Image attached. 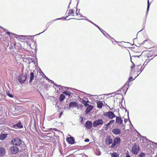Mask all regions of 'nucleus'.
Listing matches in <instances>:
<instances>
[{"label": "nucleus", "instance_id": "dca6fc26", "mask_svg": "<svg viewBox=\"0 0 157 157\" xmlns=\"http://www.w3.org/2000/svg\"><path fill=\"white\" fill-rule=\"evenodd\" d=\"M8 134L1 133L0 134V139L1 140H4L7 137Z\"/></svg>", "mask_w": 157, "mask_h": 157}, {"label": "nucleus", "instance_id": "0e129e2a", "mask_svg": "<svg viewBox=\"0 0 157 157\" xmlns=\"http://www.w3.org/2000/svg\"><path fill=\"white\" fill-rule=\"evenodd\" d=\"M136 77H137V76H136V77L135 78H136Z\"/></svg>", "mask_w": 157, "mask_h": 157}, {"label": "nucleus", "instance_id": "680f3d73", "mask_svg": "<svg viewBox=\"0 0 157 157\" xmlns=\"http://www.w3.org/2000/svg\"><path fill=\"white\" fill-rule=\"evenodd\" d=\"M136 77H137V76H136V77L135 78H136Z\"/></svg>", "mask_w": 157, "mask_h": 157}, {"label": "nucleus", "instance_id": "aec40b11", "mask_svg": "<svg viewBox=\"0 0 157 157\" xmlns=\"http://www.w3.org/2000/svg\"><path fill=\"white\" fill-rule=\"evenodd\" d=\"M138 53H139V54L136 55L132 56L131 57H130L131 60H132V58H139L142 54V53H141V52H138Z\"/></svg>", "mask_w": 157, "mask_h": 157}, {"label": "nucleus", "instance_id": "9d476101", "mask_svg": "<svg viewBox=\"0 0 157 157\" xmlns=\"http://www.w3.org/2000/svg\"><path fill=\"white\" fill-rule=\"evenodd\" d=\"M85 127L86 129H90L92 127V122L91 121H87L85 124Z\"/></svg>", "mask_w": 157, "mask_h": 157}, {"label": "nucleus", "instance_id": "ddd939ff", "mask_svg": "<svg viewBox=\"0 0 157 157\" xmlns=\"http://www.w3.org/2000/svg\"><path fill=\"white\" fill-rule=\"evenodd\" d=\"M13 127L15 128H23V126L21 124V122L20 121L17 124L13 125Z\"/></svg>", "mask_w": 157, "mask_h": 157}, {"label": "nucleus", "instance_id": "a211bd4d", "mask_svg": "<svg viewBox=\"0 0 157 157\" xmlns=\"http://www.w3.org/2000/svg\"><path fill=\"white\" fill-rule=\"evenodd\" d=\"M99 29L102 33L105 36L108 38V36L110 38L113 39V38L108 33H107L105 31L103 30L102 29L100 28V29Z\"/></svg>", "mask_w": 157, "mask_h": 157}, {"label": "nucleus", "instance_id": "1a4fd4ad", "mask_svg": "<svg viewBox=\"0 0 157 157\" xmlns=\"http://www.w3.org/2000/svg\"><path fill=\"white\" fill-rule=\"evenodd\" d=\"M112 133L114 134L117 135H119L121 133V129L118 128H114L112 130Z\"/></svg>", "mask_w": 157, "mask_h": 157}, {"label": "nucleus", "instance_id": "0eeeda50", "mask_svg": "<svg viewBox=\"0 0 157 157\" xmlns=\"http://www.w3.org/2000/svg\"><path fill=\"white\" fill-rule=\"evenodd\" d=\"M139 150L140 148L139 146L136 145V144H134L132 146L131 152L133 154L137 155L139 153Z\"/></svg>", "mask_w": 157, "mask_h": 157}, {"label": "nucleus", "instance_id": "39448f33", "mask_svg": "<svg viewBox=\"0 0 157 157\" xmlns=\"http://www.w3.org/2000/svg\"><path fill=\"white\" fill-rule=\"evenodd\" d=\"M121 141V139L119 137H115L114 139L113 140V143L111 145V147L113 148L115 146H117L120 144Z\"/></svg>", "mask_w": 157, "mask_h": 157}, {"label": "nucleus", "instance_id": "f03ea898", "mask_svg": "<svg viewBox=\"0 0 157 157\" xmlns=\"http://www.w3.org/2000/svg\"><path fill=\"white\" fill-rule=\"evenodd\" d=\"M27 78V74L26 72L23 73L18 77V81L21 84L23 83Z\"/></svg>", "mask_w": 157, "mask_h": 157}, {"label": "nucleus", "instance_id": "774afa93", "mask_svg": "<svg viewBox=\"0 0 157 157\" xmlns=\"http://www.w3.org/2000/svg\"><path fill=\"white\" fill-rule=\"evenodd\" d=\"M130 122H131V121L129 120Z\"/></svg>", "mask_w": 157, "mask_h": 157}, {"label": "nucleus", "instance_id": "cd10ccee", "mask_svg": "<svg viewBox=\"0 0 157 157\" xmlns=\"http://www.w3.org/2000/svg\"><path fill=\"white\" fill-rule=\"evenodd\" d=\"M145 154L143 152H141L138 155L139 157H145Z\"/></svg>", "mask_w": 157, "mask_h": 157}, {"label": "nucleus", "instance_id": "f8f14e48", "mask_svg": "<svg viewBox=\"0 0 157 157\" xmlns=\"http://www.w3.org/2000/svg\"><path fill=\"white\" fill-rule=\"evenodd\" d=\"M78 107V103L77 102H75L71 101L69 103V107L70 109L71 108L76 107Z\"/></svg>", "mask_w": 157, "mask_h": 157}, {"label": "nucleus", "instance_id": "412c9836", "mask_svg": "<svg viewBox=\"0 0 157 157\" xmlns=\"http://www.w3.org/2000/svg\"><path fill=\"white\" fill-rule=\"evenodd\" d=\"M103 105V103L101 101H99L97 102V107L98 108H101Z\"/></svg>", "mask_w": 157, "mask_h": 157}, {"label": "nucleus", "instance_id": "6e6d98bb", "mask_svg": "<svg viewBox=\"0 0 157 157\" xmlns=\"http://www.w3.org/2000/svg\"><path fill=\"white\" fill-rule=\"evenodd\" d=\"M0 28H1V29H3V28L2 27H1V26H0Z\"/></svg>", "mask_w": 157, "mask_h": 157}, {"label": "nucleus", "instance_id": "a19ab883", "mask_svg": "<svg viewBox=\"0 0 157 157\" xmlns=\"http://www.w3.org/2000/svg\"><path fill=\"white\" fill-rule=\"evenodd\" d=\"M63 18V17H62V18H57V19H55V20H54L53 21H56L57 20H60V19H62Z\"/></svg>", "mask_w": 157, "mask_h": 157}, {"label": "nucleus", "instance_id": "13d9d810", "mask_svg": "<svg viewBox=\"0 0 157 157\" xmlns=\"http://www.w3.org/2000/svg\"><path fill=\"white\" fill-rule=\"evenodd\" d=\"M14 108V109H16V108L15 107V108Z\"/></svg>", "mask_w": 157, "mask_h": 157}, {"label": "nucleus", "instance_id": "338daca9", "mask_svg": "<svg viewBox=\"0 0 157 157\" xmlns=\"http://www.w3.org/2000/svg\"><path fill=\"white\" fill-rule=\"evenodd\" d=\"M68 19L67 20H70V19Z\"/></svg>", "mask_w": 157, "mask_h": 157}, {"label": "nucleus", "instance_id": "4c0bfd02", "mask_svg": "<svg viewBox=\"0 0 157 157\" xmlns=\"http://www.w3.org/2000/svg\"><path fill=\"white\" fill-rule=\"evenodd\" d=\"M131 62L133 64V65H132L131 66V68L132 69L133 68H134L135 66V65L133 63V62L132 61V60H131Z\"/></svg>", "mask_w": 157, "mask_h": 157}, {"label": "nucleus", "instance_id": "de8ad7c7", "mask_svg": "<svg viewBox=\"0 0 157 157\" xmlns=\"http://www.w3.org/2000/svg\"><path fill=\"white\" fill-rule=\"evenodd\" d=\"M79 20H86L87 21V20H88V19H79Z\"/></svg>", "mask_w": 157, "mask_h": 157}, {"label": "nucleus", "instance_id": "052dcab7", "mask_svg": "<svg viewBox=\"0 0 157 157\" xmlns=\"http://www.w3.org/2000/svg\"><path fill=\"white\" fill-rule=\"evenodd\" d=\"M136 77H137V76H136V77L135 78H136Z\"/></svg>", "mask_w": 157, "mask_h": 157}, {"label": "nucleus", "instance_id": "c85d7f7f", "mask_svg": "<svg viewBox=\"0 0 157 157\" xmlns=\"http://www.w3.org/2000/svg\"><path fill=\"white\" fill-rule=\"evenodd\" d=\"M74 13V12L73 10L71 9L69 10L68 14L69 15H71L72 14H73Z\"/></svg>", "mask_w": 157, "mask_h": 157}, {"label": "nucleus", "instance_id": "393cba45", "mask_svg": "<svg viewBox=\"0 0 157 157\" xmlns=\"http://www.w3.org/2000/svg\"><path fill=\"white\" fill-rule=\"evenodd\" d=\"M115 122V120H110L109 123H108L106 124L107 126H109L110 125H111L113 124Z\"/></svg>", "mask_w": 157, "mask_h": 157}, {"label": "nucleus", "instance_id": "5fc2aeb1", "mask_svg": "<svg viewBox=\"0 0 157 157\" xmlns=\"http://www.w3.org/2000/svg\"><path fill=\"white\" fill-rule=\"evenodd\" d=\"M136 39V38H134V39H133V40H135Z\"/></svg>", "mask_w": 157, "mask_h": 157}, {"label": "nucleus", "instance_id": "69168bd1", "mask_svg": "<svg viewBox=\"0 0 157 157\" xmlns=\"http://www.w3.org/2000/svg\"><path fill=\"white\" fill-rule=\"evenodd\" d=\"M81 17H82V16H81Z\"/></svg>", "mask_w": 157, "mask_h": 157}, {"label": "nucleus", "instance_id": "49530a36", "mask_svg": "<svg viewBox=\"0 0 157 157\" xmlns=\"http://www.w3.org/2000/svg\"><path fill=\"white\" fill-rule=\"evenodd\" d=\"M62 113H63V112H61V113H60V115H59V116H60V117H61V115H62Z\"/></svg>", "mask_w": 157, "mask_h": 157}, {"label": "nucleus", "instance_id": "f257e3e1", "mask_svg": "<svg viewBox=\"0 0 157 157\" xmlns=\"http://www.w3.org/2000/svg\"><path fill=\"white\" fill-rule=\"evenodd\" d=\"M22 140L19 137L13 139L11 141V144L16 146H20L22 144Z\"/></svg>", "mask_w": 157, "mask_h": 157}, {"label": "nucleus", "instance_id": "e2e57ef3", "mask_svg": "<svg viewBox=\"0 0 157 157\" xmlns=\"http://www.w3.org/2000/svg\"><path fill=\"white\" fill-rule=\"evenodd\" d=\"M136 77H137V76H136V77L135 78H136Z\"/></svg>", "mask_w": 157, "mask_h": 157}, {"label": "nucleus", "instance_id": "f704fd0d", "mask_svg": "<svg viewBox=\"0 0 157 157\" xmlns=\"http://www.w3.org/2000/svg\"><path fill=\"white\" fill-rule=\"evenodd\" d=\"M146 139L147 140L150 142H151V143H154V144H155L157 145V143L154 142L153 141H151L150 140H149L147 139Z\"/></svg>", "mask_w": 157, "mask_h": 157}, {"label": "nucleus", "instance_id": "37998d69", "mask_svg": "<svg viewBox=\"0 0 157 157\" xmlns=\"http://www.w3.org/2000/svg\"><path fill=\"white\" fill-rule=\"evenodd\" d=\"M124 121L125 123H126L127 122V120L126 119H124Z\"/></svg>", "mask_w": 157, "mask_h": 157}, {"label": "nucleus", "instance_id": "79ce46f5", "mask_svg": "<svg viewBox=\"0 0 157 157\" xmlns=\"http://www.w3.org/2000/svg\"><path fill=\"white\" fill-rule=\"evenodd\" d=\"M85 141L86 142H88L89 141V140L88 139H86L85 140Z\"/></svg>", "mask_w": 157, "mask_h": 157}, {"label": "nucleus", "instance_id": "09e8293b", "mask_svg": "<svg viewBox=\"0 0 157 157\" xmlns=\"http://www.w3.org/2000/svg\"><path fill=\"white\" fill-rule=\"evenodd\" d=\"M101 152H99V153L97 155H101Z\"/></svg>", "mask_w": 157, "mask_h": 157}, {"label": "nucleus", "instance_id": "4468645a", "mask_svg": "<svg viewBox=\"0 0 157 157\" xmlns=\"http://www.w3.org/2000/svg\"><path fill=\"white\" fill-rule=\"evenodd\" d=\"M67 141L69 143L71 144H73L74 143L75 140L73 137H68L67 138Z\"/></svg>", "mask_w": 157, "mask_h": 157}, {"label": "nucleus", "instance_id": "6e6552de", "mask_svg": "<svg viewBox=\"0 0 157 157\" xmlns=\"http://www.w3.org/2000/svg\"><path fill=\"white\" fill-rule=\"evenodd\" d=\"M103 123L104 122L102 119H99L93 122V125L94 127H96L98 126L102 125Z\"/></svg>", "mask_w": 157, "mask_h": 157}, {"label": "nucleus", "instance_id": "a18cd8bd", "mask_svg": "<svg viewBox=\"0 0 157 157\" xmlns=\"http://www.w3.org/2000/svg\"><path fill=\"white\" fill-rule=\"evenodd\" d=\"M81 122H82L83 121V118L82 117H81Z\"/></svg>", "mask_w": 157, "mask_h": 157}, {"label": "nucleus", "instance_id": "c03bdc74", "mask_svg": "<svg viewBox=\"0 0 157 157\" xmlns=\"http://www.w3.org/2000/svg\"><path fill=\"white\" fill-rule=\"evenodd\" d=\"M7 34H8V35H9L11 34V33L9 32H7ZM11 34H13L12 33H11Z\"/></svg>", "mask_w": 157, "mask_h": 157}, {"label": "nucleus", "instance_id": "bf43d9fd", "mask_svg": "<svg viewBox=\"0 0 157 157\" xmlns=\"http://www.w3.org/2000/svg\"><path fill=\"white\" fill-rule=\"evenodd\" d=\"M136 77H137V76H136V77L135 78H136Z\"/></svg>", "mask_w": 157, "mask_h": 157}, {"label": "nucleus", "instance_id": "4d7b16f0", "mask_svg": "<svg viewBox=\"0 0 157 157\" xmlns=\"http://www.w3.org/2000/svg\"><path fill=\"white\" fill-rule=\"evenodd\" d=\"M70 5V4H69V6H68V8H70V7H69V5Z\"/></svg>", "mask_w": 157, "mask_h": 157}, {"label": "nucleus", "instance_id": "72a5a7b5", "mask_svg": "<svg viewBox=\"0 0 157 157\" xmlns=\"http://www.w3.org/2000/svg\"><path fill=\"white\" fill-rule=\"evenodd\" d=\"M51 23H48L47 24V25H48V27H47V28L45 30H44L43 32H41V33H39L38 35H39V34H41V33H43L44 32V31H45V30H46V29L48 28V27H49V25H50V24H51Z\"/></svg>", "mask_w": 157, "mask_h": 157}, {"label": "nucleus", "instance_id": "f3484780", "mask_svg": "<svg viewBox=\"0 0 157 157\" xmlns=\"http://www.w3.org/2000/svg\"><path fill=\"white\" fill-rule=\"evenodd\" d=\"M35 77L34 74L33 72H31L30 74L29 82L31 83Z\"/></svg>", "mask_w": 157, "mask_h": 157}, {"label": "nucleus", "instance_id": "58836bf2", "mask_svg": "<svg viewBox=\"0 0 157 157\" xmlns=\"http://www.w3.org/2000/svg\"><path fill=\"white\" fill-rule=\"evenodd\" d=\"M109 126H107V124H106L105 125V130H107L108 129V128Z\"/></svg>", "mask_w": 157, "mask_h": 157}, {"label": "nucleus", "instance_id": "c756f323", "mask_svg": "<svg viewBox=\"0 0 157 157\" xmlns=\"http://www.w3.org/2000/svg\"><path fill=\"white\" fill-rule=\"evenodd\" d=\"M87 21H89V22L92 23V24H93L94 25H95L99 29H100V28L98 25H97L96 24H95L93 22L91 21H90L89 20H87Z\"/></svg>", "mask_w": 157, "mask_h": 157}, {"label": "nucleus", "instance_id": "c9c22d12", "mask_svg": "<svg viewBox=\"0 0 157 157\" xmlns=\"http://www.w3.org/2000/svg\"><path fill=\"white\" fill-rule=\"evenodd\" d=\"M34 127L35 129H37V127H36V122H35V121H34Z\"/></svg>", "mask_w": 157, "mask_h": 157}, {"label": "nucleus", "instance_id": "20e7f679", "mask_svg": "<svg viewBox=\"0 0 157 157\" xmlns=\"http://www.w3.org/2000/svg\"><path fill=\"white\" fill-rule=\"evenodd\" d=\"M103 115L108 117L109 119H112L116 117L114 113L111 111H109L105 113Z\"/></svg>", "mask_w": 157, "mask_h": 157}, {"label": "nucleus", "instance_id": "423d86ee", "mask_svg": "<svg viewBox=\"0 0 157 157\" xmlns=\"http://www.w3.org/2000/svg\"><path fill=\"white\" fill-rule=\"evenodd\" d=\"M17 147L13 145L10 147V150L12 154L16 155L18 153L19 151V149Z\"/></svg>", "mask_w": 157, "mask_h": 157}, {"label": "nucleus", "instance_id": "a878e982", "mask_svg": "<svg viewBox=\"0 0 157 157\" xmlns=\"http://www.w3.org/2000/svg\"><path fill=\"white\" fill-rule=\"evenodd\" d=\"M119 155L116 152H113L111 153V157H118Z\"/></svg>", "mask_w": 157, "mask_h": 157}, {"label": "nucleus", "instance_id": "2f4dec72", "mask_svg": "<svg viewBox=\"0 0 157 157\" xmlns=\"http://www.w3.org/2000/svg\"><path fill=\"white\" fill-rule=\"evenodd\" d=\"M7 94L8 96L10 98H13V96L12 94H10L9 91L8 93H7Z\"/></svg>", "mask_w": 157, "mask_h": 157}, {"label": "nucleus", "instance_id": "ea45409f", "mask_svg": "<svg viewBox=\"0 0 157 157\" xmlns=\"http://www.w3.org/2000/svg\"><path fill=\"white\" fill-rule=\"evenodd\" d=\"M126 157H130V155H129L128 154V152L127 153H126Z\"/></svg>", "mask_w": 157, "mask_h": 157}, {"label": "nucleus", "instance_id": "6ab92c4d", "mask_svg": "<svg viewBox=\"0 0 157 157\" xmlns=\"http://www.w3.org/2000/svg\"><path fill=\"white\" fill-rule=\"evenodd\" d=\"M46 80H48L49 81L51 82V83H52L55 86H57V87L59 88V89H60V88L62 87L60 85H57L54 82L50 79H49L47 77H46Z\"/></svg>", "mask_w": 157, "mask_h": 157}, {"label": "nucleus", "instance_id": "b1692460", "mask_svg": "<svg viewBox=\"0 0 157 157\" xmlns=\"http://www.w3.org/2000/svg\"><path fill=\"white\" fill-rule=\"evenodd\" d=\"M63 93L66 95H67L69 97H70L71 95V92L69 91H65Z\"/></svg>", "mask_w": 157, "mask_h": 157}, {"label": "nucleus", "instance_id": "e433bc0d", "mask_svg": "<svg viewBox=\"0 0 157 157\" xmlns=\"http://www.w3.org/2000/svg\"><path fill=\"white\" fill-rule=\"evenodd\" d=\"M132 80H133L132 77L131 76L128 79V80L129 81H131Z\"/></svg>", "mask_w": 157, "mask_h": 157}, {"label": "nucleus", "instance_id": "473e14b6", "mask_svg": "<svg viewBox=\"0 0 157 157\" xmlns=\"http://www.w3.org/2000/svg\"><path fill=\"white\" fill-rule=\"evenodd\" d=\"M143 65H144L141 67V68L140 70V72L138 74L137 76L140 74L142 71L144 70V69L145 67V66H144V67H143Z\"/></svg>", "mask_w": 157, "mask_h": 157}, {"label": "nucleus", "instance_id": "9b49d317", "mask_svg": "<svg viewBox=\"0 0 157 157\" xmlns=\"http://www.w3.org/2000/svg\"><path fill=\"white\" fill-rule=\"evenodd\" d=\"M6 153V149L5 147H0V156H3Z\"/></svg>", "mask_w": 157, "mask_h": 157}, {"label": "nucleus", "instance_id": "7ed1b4c3", "mask_svg": "<svg viewBox=\"0 0 157 157\" xmlns=\"http://www.w3.org/2000/svg\"><path fill=\"white\" fill-rule=\"evenodd\" d=\"M115 123L117 124V125H121V128L123 130L125 129V124L124 125L123 124V121L121 118L119 117L116 116V122Z\"/></svg>", "mask_w": 157, "mask_h": 157}, {"label": "nucleus", "instance_id": "3c124183", "mask_svg": "<svg viewBox=\"0 0 157 157\" xmlns=\"http://www.w3.org/2000/svg\"><path fill=\"white\" fill-rule=\"evenodd\" d=\"M141 65H138L137 66V67H139Z\"/></svg>", "mask_w": 157, "mask_h": 157}, {"label": "nucleus", "instance_id": "864d4df0", "mask_svg": "<svg viewBox=\"0 0 157 157\" xmlns=\"http://www.w3.org/2000/svg\"><path fill=\"white\" fill-rule=\"evenodd\" d=\"M142 30H143V29H142V30H141L140 31L138 32V33H139V32H140V31H142Z\"/></svg>", "mask_w": 157, "mask_h": 157}, {"label": "nucleus", "instance_id": "2eb2a0df", "mask_svg": "<svg viewBox=\"0 0 157 157\" xmlns=\"http://www.w3.org/2000/svg\"><path fill=\"white\" fill-rule=\"evenodd\" d=\"M93 107L92 105H89V106L86 108L85 111L86 114H88L93 109Z\"/></svg>", "mask_w": 157, "mask_h": 157}, {"label": "nucleus", "instance_id": "bb28decb", "mask_svg": "<svg viewBox=\"0 0 157 157\" xmlns=\"http://www.w3.org/2000/svg\"><path fill=\"white\" fill-rule=\"evenodd\" d=\"M149 7H150V3H149V0H148L147 8V12H146L147 14L148 11V10H149Z\"/></svg>", "mask_w": 157, "mask_h": 157}, {"label": "nucleus", "instance_id": "8fccbe9b", "mask_svg": "<svg viewBox=\"0 0 157 157\" xmlns=\"http://www.w3.org/2000/svg\"><path fill=\"white\" fill-rule=\"evenodd\" d=\"M68 16H69V15H68V16H67V17H65V18H64V19H65V20H66V18H67L68 17Z\"/></svg>", "mask_w": 157, "mask_h": 157}, {"label": "nucleus", "instance_id": "7c9ffc66", "mask_svg": "<svg viewBox=\"0 0 157 157\" xmlns=\"http://www.w3.org/2000/svg\"><path fill=\"white\" fill-rule=\"evenodd\" d=\"M108 143L109 144H113V141L112 139L109 138L108 140Z\"/></svg>", "mask_w": 157, "mask_h": 157}, {"label": "nucleus", "instance_id": "603ef678", "mask_svg": "<svg viewBox=\"0 0 157 157\" xmlns=\"http://www.w3.org/2000/svg\"><path fill=\"white\" fill-rule=\"evenodd\" d=\"M76 15H78V13H76Z\"/></svg>", "mask_w": 157, "mask_h": 157}, {"label": "nucleus", "instance_id": "5701e85b", "mask_svg": "<svg viewBox=\"0 0 157 157\" xmlns=\"http://www.w3.org/2000/svg\"><path fill=\"white\" fill-rule=\"evenodd\" d=\"M88 102H89L88 101H86L84 100H82V103L85 106H87L89 105L88 104Z\"/></svg>", "mask_w": 157, "mask_h": 157}, {"label": "nucleus", "instance_id": "4be33fe9", "mask_svg": "<svg viewBox=\"0 0 157 157\" xmlns=\"http://www.w3.org/2000/svg\"><path fill=\"white\" fill-rule=\"evenodd\" d=\"M65 98V96L63 94H61L59 98V100L60 101H62Z\"/></svg>", "mask_w": 157, "mask_h": 157}]
</instances>
